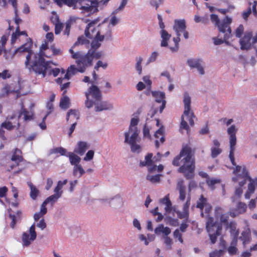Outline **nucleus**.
I'll return each instance as SVG.
<instances>
[{"label": "nucleus", "instance_id": "1", "mask_svg": "<svg viewBox=\"0 0 257 257\" xmlns=\"http://www.w3.org/2000/svg\"><path fill=\"white\" fill-rule=\"evenodd\" d=\"M33 42L30 38L27 39V42L18 48L15 53L27 52L25 65L26 68L30 72H34L36 75H42L43 78L46 77L45 71L49 68L50 61L44 58V51L48 48L47 42L43 43L38 53H35L32 50Z\"/></svg>", "mask_w": 257, "mask_h": 257}, {"label": "nucleus", "instance_id": "2", "mask_svg": "<svg viewBox=\"0 0 257 257\" xmlns=\"http://www.w3.org/2000/svg\"><path fill=\"white\" fill-rule=\"evenodd\" d=\"M175 166H179V173L183 174L187 180L192 179L195 176V159L192 149L186 145L182 147L179 155L172 161Z\"/></svg>", "mask_w": 257, "mask_h": 257}, {"label": "nucleus", "instance_id": "3", "mask_svg": "<svg viewBox=\"0 0 257 257\" xmlns=\"http://www.w3.org/2000/svg\"><path fill=\"white\" fill-rule=\"evenodd\" d=\"M99 21L98 19L90 21L87 25L84 34L86 37L92 39L91 46L93 49H97L105 37L110 36L111 31L107 26L97 24Z\"/></svg>", "mask_w": 257, "mask_h": 257}, {"label": "nucleus", "instance_id": "4", "mask_svg": "<svg viewBox=\"0 0 257 257\" xmlns=\"http://www.w3.org/2000/svg\"><path fill=\"white\" fill-rule=\"evenodd\" d=\"M237 131V129L236 128L234 125H231L230 127L227 128V132L229 137V145H230V151L229 154V158L231 161V163L233 166H235V168L233 171V173L237 175L236 178H233V180L234 181H241L242 180V178H238L239 175L242 174V172L241 174H238L240 172L241 167L238 165H236L235 159L234 156V152L235 149V145L236 144V134Z\"/></svg>", "mask_w": 257, "mask_h": 257}, {"label": "nucleus", "instance_id": "5", "mask_svg": "<svg viewBox=\"0 0 257 257\" xmlns=\"http://www.w3.org/2000/svg\"><path fill=\"white\" fill-rule=\"evenodd\" d=\"M183 102L184 110L181 116L180 130L181 131L182 130H185L186 131L187 134L189 135L190 128L187 121L185 120L184 117H186V119L189 121L190 125L193 126L194 125L193 119L195 117V116L193 112L191 110V98L187 93L184 94Z\"/></svg>", "mask_w": 257, "mask_h": 257}, {"label": "nucleus", "instance_id": "6", "mask_svg": "<svg viewBox=\"0 0 257 257\" xmlns=\"http://www.w3.org/2000/svg\"><path fill=\"white\" fill-rule=\"evenodd\" d=\"M210 19L213 24L218 29L219 36L221 34H224V38L225 40L229 39L232 36L231 29L230 26L232 23V19L226 16L222 21H220L217 15L211 14Z\"/></svg>", "mask_w": 257, "mask_h": 257}, {"label": "nucleus", "instance_id": "7", "mask_svg": "<svg viewBox=\"0 0 257 257\" xmlns=\"http://www.w3.org/2000/svg\"><path fill=\"white\" fill-rule=\"evenodd\" d=\"M206 228L209 233L210 239L212 243H214L217 236L221 234L222 224L221 223L214 221L212 217L208 216L206 222Z\"/></svg>", "mask_w": 257, "mask_h": 257}, {"label": "nucleus", "instance_id": "8", "mask_svg": "<svg viewBox=\"0 0 257 257\" xmlns=\"http://www.w3.org/2000/svg\"><path fill=\"white\" fill-rule=\"evenodd\" d=\"M98 3L96 0H76V7L83 13L93 14L98 12Z\"/></svg>", "mask_w": 257, "mask_h": 257}, {"label": "nucleus", "instance_id": "9", "mask_svg": "<svg viewBox=\"0 0 257 257\" xmlns=\"http://www.w3.org/2000/svg\"><path fill=\"white\" fill-rule=\"evenodd\" d=\"M85 96L86 100L85 104L86 107L88 108L92 107L94 102H99L101 99L100 91L96 85L91 86L88 92H85Z\"/></svg>", "mask_w": 257, "mask_h": 257}, {"label": "nucleus", "instance_id": "10", "mask_svg": "<svg viewBox=\"0 0 257 257\" xmlns=\"http://www.w3.org/2000/svg\"><path fill=\"white\" fill-rule=\"evenodd\" d=\"M92 57L90 53L87 52L84 54L81 52L76 60L77 66L79 68V72H84L87 67L92 65Z\"/></svg>", "mask_w": 257, "mask_h": 257}, {"label": "nucleus", "instance_id": "11", "mask_svg": "<svg viewBox=\"0 0 257 257\" xmlns=\"http://www.w3.org/2000/svg\"><path fill=\"white\" fill-rule=\"evenodd\" d=\"M124 136V142L130 145L131 151L133 152L139 153L141 151V147L136 144L139 141V135H129L128 133H125Z\"/></svg>", "mask_w": 257, "mask_h": 257}, {"label": "nucleus", "instance_id": "12", "mask_svg": "<svg viewBox=\"0 0 257 257\" xmlns=\"http://www.w3.org/2000/svg\"><path fill=\"white\" fill-rule=\"evenodd\" d=\"M22 117L24 121L26 122L32 121L35 118V114L33 110H28L25 107L23 103L21 104V109L18 116V119H20Z\"/></svg>", "mask_w": 257, "mask_h": 257}, {"label": "nucleus", "instance_id": "13", "mask_svg": "<svg viewBox=\"0 0 257 257\" xmlns=\"http://www.w3.org/2000/svg\"><path fill=\"white\" fill-rule=\"evenodd\" d=\"M30 233L31 237L29 238V235L26 233L24 232L22 235V240L23 245L25 246H28L31 243V240H34L37 236L36 232L35 231V225L33 224L30 228Z\"/></svg>", "mask_w": 257, "mask_h": 257}, {"label": "nucleus", "instance_id": "14", "mask_svg": "<svg viewBox=\"0 0 257 257\" xmlns=\"http://www.w3.org/2000/svg\"><path fill=\"white\" fill-rule=\"evenodd\" d=\"M241 177L242 178V180L239 182V185L241 187L243 186L246 183L247 180H249L250 181L249 183H252L254 187L255 186L257 187V178L254 179H251L248 175L247 170L244 166L242 168V174L238 176V178Z\"/></svg>", "mask_w": 257, "mask_h": 257}, {"label": "nucleus", "instance_id": "15", "mask_svg": "<svg viewBox=\"0 0 257 257\" xmlns=\"http://www.w3.org/2000/svg\"><path fill=\"white\" fill-rule=\"evenodd\" d=\"M78 72H79V68H78V67L77 68L75 65H72L67 68L66 73L65 74L64 77L63 78H58L56 79V81L58 84H61L62 83V81L64 79H70L72 76L76 74Z\"/></svg>", "mask_w": 257, "mask_h": 257}, {"label": "nucleus", "instance_id": "16", "mask_svg": "<svg viewBox=\"0 0 257 257\" xmlns=\"http://www.w3.org/2000/svg\"><path fill=\"white\" fill-rule=\"evenodd\" d=\"M252 36V32H246L243 38L240 39L239 43L241 50H248L251 47L250 40Z\"/></svg>", "mask_w": 257, "mask_h": 257}, {"label": "nucleus", "instance_id": "17", "mask_svg": "<svg viewBox=\"0 0 257 257\" xmlns=\"http://www.w3.org/2000/svg\"><path fill=\"white\" fill-rule=\"evenodd\" d=\"M153 154L149 153L148 154L145 158L144 161L140 162V165L141 167L147 166L148 167V171L150 173H152L155 171L157 169V166L156 165H153V160L152 159L153 158Z\"/></svg>", "mask_w": 257, "mask_h": 257}, {"label": "nucleus", "instance_id": "18", "mask_svg": "<svg viewBox=\"0 0 257 257\" xmlns=\"http://www.w3.org/2000/svg\"><path fill=\"white\" fill-rule=\"evenodd\" d=\"M214 215L216 218H219L220 223L221 224L223 223L226 225L229 223L228 221L229 215L227 213H224L223 209L221 207H217L215 208Z\"/></svg>", "mask_w": 257, "mask_h": 257}, {"label": "nucleus", "instance_id": "19", "mask_svg": "<svg viewBox=\"0 0 257 257\" xmlns=\"http://www.w3.org/2000/svg\"><path fill=\"white\" fill-rule=\"evenodd\" d=\"M152 95L155 97L156 102L162 103L160 106L159 111L162 113L166 106V101L165 100V94L163 92L153 91Z\"/></svg>", "mask_w": 257, "mask_h": 257}, {"label": "nucleus", "instance_id": "20", "mask_svg": "<svg viewBox=\"0 0 257 257\" xmlns=\"http://www.w3.org/2000/svg\"><path fill=\"white\" fill-rule=\"evenodd\" d=\"M226 228L230 229V233L233 236L232 240V244L235 245L237 242V236L239 234L238 230L236 229V223L234 221H232L226 225Z\"/></svg>", "mask_w": 257, "mask_h": 257}, {"label": "nucleus", "instance_id": "21", "mask_svg": "<svg viewBox=\"0 0 257 257\" xmlns=\"http://www.w3.org/2000/svg\"><path fill=\"white\" fill-rule=\"evenodd\" d=\"M246 210V205L245 203L239 202L236 208L229 211V215L232 217H235L239 214L244 213Z\"/></svg>", "mask_w": 257, "mask_h": 257}, {"label": "nucleus", "instance_id": "22", "mask_svg": "<svg viewBox=\"0 0 257 257\" xmlns=\"http://www.w3.org/2000/svg\"><path fill=\"white\" fill-rule=\"evenodd\" d=\"M186 28V22L184 20H175L173 29L175 31L177 36H180V33L184 31Z\"/></svg>", "mask_w": 257, "mask_h": 257}, {"label": "nucleus", "instance_id": "23", "mask_svg": "<svg viewBox=\"0 0 257 257\" xmlns=\"http://www.w3.org/2000/svg\"><path fill=\"white\" fill-rule=\"evenodd\" d=\"M200 59H190L187 60V64L191 68H196L200 74H204L203 67L201 65Z\"/></svg>", "mask_w": 257, "mask_h": 257}, {"label": "nucleus", "instance_id": "24", "mask_svg": "<svg viewBox=\"0 0 257 257\" xmlns=\"http://www.w3.org/2000/svg\"><path fill=\"white\" fill-rule=\"evenodd\" d=\"M13 154L11 157V160L15 162L18 166L19 164L23 161L24 158L22 156V152L21 150L18 148L15 149L13 151Z\"/></svg>", "mask_w": 257, "mask_h": 257}, {"label": "nucleus", "instance_id": "25", "mask_svg": "<svg viewBox=\"0 0 257 257\" xmlns=\"http://www.w3.org/2000/svg\"><path fill=\"white\" fill-rule=\"evenodd\" d=\"M160 203L165 205V211L166 214L170 213L172 210V204L170 199L169 194L166 195L164 198L160 200Z\"/></svg>", "mask_w": 257, "mask_h": 257}, {"label": "nucleus", "instance_id": "26", "mask_svg": "<svg viewBox=\"0 0 257 257\" xmlns=\"http://www.w3.org/2000/svg\"><path fill=\"white\" fill-rule=\"evenodd\" d=\"M138 121L139 120L138 118L134 117L132 118L131 119L128 131L125 133H128L129 135H139V131L137 127Z\"/></svg>", "mask_w": 257, "mask_h": 257}, {"label": "nucleus", "instance_id": "27", "mask_svg": "<svg viewBox=\"0 0 257 257\" xmlns=\"http://www.w3.org/2000/svg\"><path fill=\"white\" fill-rule=\"evenodd\" d=\"M79 112L76 109H70L66 115V120L68 122L70 120V122H73L74 121L77 120L79 118Z\"/></svg>", "mask_w": 257, "mask_h": 257}, {"label": "nucleus", "instance_id": "28", "mask_svg": "<svg viewBox=\"0 0 257 257\" xmlns=\"http://www.w3.org/2000/svg\"><path fill=\"white\" fill-rule=\"evenodd\" d=\"M177 189L179 192V199L181 201H184L186 198V187L184 184V181L183 180L178 182Z\"/></svg>", "mask_w": 257, "mask_h": 257}, {"label": "nucleus", "instance_id": "29", "mask_svg": "<svg viewBox=\"0 0 257 257\" xmlns=\"http://www.w3.org/2000/svg\"><path fill=\"white\" fill-rule=\"evenodd\" d=\"M207 202V198H205L203 195H201L200 196L198 200L197 201L196 203V207L199 208L200 211V215L202 217H204V213L203 212V210L204 209V206H205L207 204H208Z\"/></svg>", "mask_w": 257, "mask_h": 257}, {"label": "nucleus", "instance_id": "30", "mask_svg": "<svg viewBox=\"0 0 257 257\" xmlns=\"http://www.w3.org/2000/svg\"><path fill=\"white\" fill-rule=\"evenodd\" d=\"M93 105H95V110L96 111H100L104 110H107L112 108L111 104L106 102H94Z\"/></svg>", "mask_w": 257, "mask_h": 257}, {"label": "nucleus", "instance_id": "31", "mask_svg": "<svg viewBox=\"0 0 257 257\" xmlns=\"http://www.w3.org/2000/svg\"><path fill=\"white\" fill-rule=\"evenodd\" d=\"M66 156L69 158L71 165H73L74 166L79 165L81 158L75 153L69 152Z\"/></svg>", "mask_w": 257, "mask_h": 257}, {"label": "nucleus", "instance_id": "32", "mask_svg": "<svg viewBox=\"0 0 257 257\" xmlns=\"http://www.w3.org/2000/svg\"><path fill=\"white\" fill-rule=\"evenodd\" d=\"M88 149L87 144L84 142H79L77 144V147L74 149V152L81 156L83 155Z\"/></svg>", "mask_w": 257, "mask_h": 257}, {"label": "nucleus", "instance_id": "33", "mask_svg": "<svg viewBox=\"0 0 257 257\" xmlns=\"http://www.w3.org/2000/svg\"><path fill=\"white\" fill-rule=\"evenodd\" d=\"M1 127L6 128L9 131L13 130L14 128L16 127L17 130L20 128V124L19 120H17L16 125L13 124V123L10 120H6L1 124Z\"/></svg>", "mask_w": 257, "mask_h": 257}, {"label": "nucleus", "instance_id": "34", "mask_svg": "<svg viewBox=\"0 0 257 257\" xmlns=\"http://www.w3.org/2000/svg\"><path fill=\"white\" fill-rule=\"evenodd\" d=\"M161 37L162 39L161 42V47H167L168 45V41L171 36L166 30H161L160 32Z\"/></svg>", "mask_w": 257, "mask_h": 257}, {"label": "nucleus", "instance_id": "35", "mask_svg": "<svg viewBox=\"0 0 257 257\" xmlns=\"http://www.w3.org/2000/svg\"><path fill=\"white\" fill-rule=\"evenodd\" d=\"M239 239L242 241V243L244 245L248 243L251 239L250 231L249 230L243 231Z\"/></svg>", "mask_w": 257, "mask_h": 257}, {"label": "nucleus", "instance_id": "36", "mask_svg": "<svg viewBox=\"0 0 257 257\" xmlns=\"http://www.w3.org/2000/svg\"><path fill=\"white\" fill-rule=\"evenodd\" d=\"M53 64L51 61L49 64V68L45 71L46 76L48 74V75H53L54 77H57L60 73V69L58 68H52L51 65Z\"/></svg>", "mask_w": 257, "mask_h": 257}, {"label": "nucleus", "instance_id": "37", "mask_svg": "<svg viewBox=\"0 0 257 257\" xmlns=\"http://www.w3.org/2000/svg\"><path fill=\"white\" fill-rule=\"evenodd\" d=\"M21 35H25L28 37L27 32L25 31H20L19 26H17L15 32L13 33L12 35V42L13 43L15 42L17 38Z\"/></svg>", "mask_w": 257, "mask_h": 257}, {"label": "nucleus", "instance_id": "38", "mask_svg": "<svg viewBox=\"0 0 257 257\" xmlns=\"http://www.w3.org/2000/svg\"><path fill=\"white\" fill-rule=\"evenodd\" d=\"M155 232L156 234L162 232L166 235V236H168V235L170 234L171 230L168 227H164L163 224H160L158 227L155 228Z\"/></svg>", "mask_w": 257, "mask_h": 257}, {"label": "nucleus", "instance_id": "39", "mask_svg": "<svg viewBox=\"0 0 257 257\" xmlns=\"http://www.w3.org/2000/svg\"><path fill=\"white\" fill-rule=\"evenodd\" d=\"M70 105V99L69 98L64 95L63 97H62L60 101V107L63 109H67L69 107Z\"/></svg>", "mask_w": 257, "mask_h": 257}, {"label": "nucleus", "instance_id": "40", "mask_svg": "<svg viewBox=\"0 0 257 257\" xmlns=\"http://www.w3.org/2000/svg\"><path fill=\"white\" fill-rule=\"evenodd\" d=\"M15 11V22L17 25V26H19V24L22 22V20L19 17L18 14V9H17V0H13V2L11 3Z\"/></svg>", "mask_w": 257, "mask_h": 257}, {"label": "nucleus", "instance_id": "41", "mask_svg": "<svg viewBox=\"0 0 257 257\" xmlns=\"http://www.w3.org/2000/svg\"><path fill=\"white\" fill-rule=\"evenodd\" d=\"M61 194H54L50 196L48 198H47L44 202L47 204L49 203H51L52 205H53L55 202H56L57 200L60 198Z\"/></svg>", "mask_w": 257, "mask_h": 257}, {"label": "nucleus", "instance_id": "42", "mask_svg": "<svg viewBox=\"0 0 257 257\" xmlns=\"http://www.w3.org/2000/svg\"><path fill=\"white\" fill-rule=\"evenodd\" d=\"M29 186L31 189L30 197L32 199L35 200L38 195L39 191L32 183H30Z\"/></svg>", "mask_w": 257, "mask_h": 257}, {"label": "nucleus", "instance_id": "43", "mask_svg": "<svg viewBox=\"0 0 257 257\" xmlns=\"http://www.w3.org/2000/svg\"><path fill=\"white\" fill-rule=\"evenodd\" d=\"M67 183V180L65 179L63 181H59L57 183L56 187L54 189V192L55 194H61V196L62 194V191L61 190L63 186L66 184Z\"/></svg>", "mask_w": 257, "mask_h": 257}, {"label": "nucleus", "instance_id": "44", "mask_svg": "<svg viewBox=\"0 0 257 257\" xmlns=\"http://www.w3.org/2000/svg\"><path fill=\"white\" fill-rule=\"evenodd\" d=\"M60 154L61 156L67 155L66 154V150L63 147L54 148L50 150V154Z\"/></svg>", "mask_w": 257, "mask_h": 257}, {"label": "nucleus", "instance_id": "45", "mask_svg": "<svg viewBox=\"0 0 257 257\" xmlns=\"http://www.w3.org/2000/svg\"><path fill=\"white\" fill-rule=\"evenodd\" d=\"M85 173L84 170L83 169L81 165H78L76 166H74L73 168V175L74 176H77L79 173V177H80L82 175Z\"/></svg>", "mask_w": 257, "mask_h": 257}, {"label": "nucleus", "instance_id": "46", "mask_svg": "<svg viewBox=\"0 0 257 257\" xmlns=\"http://www.w3.org/2000/svg\"><path fill=\"white\" fill-rule=\"evenodd\" d=\"M155 137L157 139L160 137V142L161 143H163L164 142L165 137L164 136V128L163 126L161 127L155 132Z\"/></svg>", "mask_w": 257, "mask_h": 257}, {"label": "nucleus", "instance_id": "47", "mask_svg": "<svg viewBox=\"0 0 257 257\" xmlns=\"http://www.w3.org/2000/svg\"><path fill=\"white\" fill-rule=\"evenodd\" d=\"M255 188L252 183H249L247 191L244 194L245 199H249L251 194L254 192Z\"/></svg>", "mask_w": 257, "mask_h": 257}, {"label": "nucleus", "instance_id": "48", "mask_svg": "<svg viewBox=\"0 0 257 257\" xmlns=\"http://www.w3.org/2000/svg\"><path fill=\"white\" fill-rule=\"evenodd\" d=\"M222 35H223V39L221 38H213V43L215 45H219L223 43H225L226 44L228 45L229 42L227 41L228 39L225 40L224 38V34H221L220 36L218 35L219 37H222Z\"/></svg>", "mask_w": 257, "mask_h": 257}, {"label": "nucleus", "instance_id": "49", "mask_svg": "<svg viewBox=\"0 0 257 257\" xmlns=\"http://www.w3.org/2000/svg\"><path fill=\"white\" fill-rule=\"evenodd\" d=\"M97 49H93L92 47L88 51L90 53V55L92 57V60L94 58L98 59L101 57L102 53L101 52H96Z\"/></svg>", "mask_w": 257, "mask_h": 257}, {"label": "nucleus", "instance_id": "50", "mask_svg": "<svg viewBox=\"0 0 257 257\" xmlns=\"http://www.w3.org/2000/svg\"><path fill=\"white\" fill-rule=\"evenodd\" d=\"M160 175L157 174L155 175H147L146 178L153 183L159 182L160 181Z\"/></svg>", "mask_w": 257, "mask_h": 257}, {"label": "nucleus", "instance_id": "51", "mask_svg": "<svg viewBox=\"0 0 257 257\" xmlns=\"http://www.w3.org/2000/svg\"><path fill=\"white\" fill-rule=\"evenodd\" d=\"M220 182V180L217 179H210V178H208V179L206 180V183L211 188H214V186L215 184L219 183Z\"/></svg>", "mask_w": 257, "mask_h": 257}, {"label": "nucleus", "instance_id": "52", "mask_svg": "<svg viewBox=\"0 0 257 257\" xmlns=\"http://www.w3.org/2000/svg\"><path fill=\"white\" fill-rule=\"evenodd\" d=\"M211 157L213 158H215L221 153L222 150L221 149L218 147H212L211 148Z\"/></svg>", "mask_w": 257, "mask_h": 257}, {"label": "nucleus", "instance_id": "53", "mask_svg": "<svg viewBox=\"0 0 257 257\" xmlns=\"http://www.w3.org/2000/svg\"><path fill=\"white\" fill-rule=\"evenodd\" d=\"M180 36H177V37L176 38H173V41L175 43V47H170V50L172 52H176V51H178V50L179 43L180 41Z\"/></svg>", "mask_w": 257, "mask_h": 257}, {"label": "nucleus", "instance_id": "54", "mask_svg": "<svg viewBox=\"0 0 257 257\" xmlns=\"http://www.w3.org/2000/svg\"><path fill=\"white\" fill-rule=\"evenodd\" d=\"M62 7L63 5L69 7H76V0H63L62 2Z\"/></svg>", "mask_w": 257, "mask_h": 257}, {"label": "nucleus", "instance_id": "55", "mask_svg": "<svg viewBox=\"0 0 257 257\" xmlns=\"http://www.w3.org/2000/svg\"><path fill=\"white\" fill-rule=\"evenodd\" d=\"M224 250L222 249L215 250L209 253V257H220L224 253Z\"/></svg>", "mask_w": 257, "mask_h": 257}, {"label": "nucleus", "instance_id": "56", "mask_svg": "<svg viewBox=\"0 0 257 257\" xmlns=\"http://www.w3.org/2000/svg\"><path fill=\"white\" fill-rule=\"evenodd\" d=\"M244 27L242 25H240L235 30V36L237 38H240L243 33Z\"/></svg>", "mask_w": 257, "mask_h": 257}, {"label": "nucleus", "instance_id": "57", "mask_svg": "<svg viewBox=\"0 0 257 257\" xmlns=\"http://www.w3.org/2000/svg\"><path fill=\"white\" fill-rule=\"evenodd\" d=\"M173 235L174 238H178V240L182 243L183 242V239L182 238V235L178 229H176L173 232Z\"/></svg>", "mask_w": 257, "mask_h": 257}, {"label": "nucleus", "instance_id": "58", "mask_svg": "<svg viewBox=\"0 0 257 257\" xmlns=\"http://www.w3.org/2000/svg\"><path fill=\"white\" fill-rule=\"evenodd\" d=\"M237 243L234 244H232V242L231 243V245L228 247L227 250L229 254L234 255L235 254L237 251V248L235 246Z\"/></svg>", "mask_w": 257, "mask_h": 257}, {"label": "nucleus", "instance_id": "59", "mask_svg": "<svg viewBox=\"0 0 257 257\" xmlns=\"http://www.w3.org/2000/svg\"><path fill=\"white\" fill-rule=\"evenodd\" d=\"M142 61L143 58L141 57H140L137 60V62L136 65V68L139 74H141L142 73V68L141 66V63Z\"/></svg>", "mask_w": 257, "mask_h": 257}, {"label": "nucleus", "instance_id": "60", "mask_svg": "<svg viewBox=\"0 0 257 257\" xmlns=\"http://www.w3.org/2000/svg\"><path fill=\"white\" fill-rule=\"evenodd\" d=\"M63 28V24L61 23L58 22L55 26V33L58 35L60 33Z\"/></svg>", "mask_w": 257, "mask_h": 257}, {"label": "nucleus", "instance_id": "61", "mask_svg": "<svg viewBox=\"0 0 257 257\" xmlns=\"http://www.w3.org/2000/svg\"><path fill=\"white\" fill-rule=\"evenodd\" d=\"M94 152L92 150H89L87 152L86 154L85 157L84 158L83 160L85 161L91 160L93 159L94 156Z\"/></svg>", "mask_w": 257, "mask_h": 257}, {"label": "nucleus", "instance_id": "62", "mask_svg": "<svg viewBox=\"0 0 257 257\" xmlns=\"http://www.w3.org/2000/svg\"><path fill=\"white\" fill-rule=\"evenodd\" d=\"M50 49L52 51V55L54 56L60 55L62 54V51L61 49L56 48L54 46H51Z\"/></svg>", "mask_w": 257, "mask_h": 257}, {"label": "nucleus", "instance_id": "63", "mask_svg": "<svg viewBox=\"0 0 257 257\" xmlns=\"http://www.w3.org/2000/svg\"><path fill=\"white\" fill-rule=\"evenodd\" d=\"M107 63H103L101 61L99 60L97 61L96 65L95 66L94 69L97 71L99 67H102L103 69H105L107 67Z\"/></svg>", "mask_w": 257, "mask_h": 257}, {"label": "nucleus", "instance_id": "64", "mask_svg": "<svg viewBox=\"0 0 257 257\" xmlns=\"http://www.w3.org/2000/svg\"><path fill=\"white\" fill-rule=\"evenodd\" d=\"M11 77V75L9 73L7 70H4L2 73H0V78L3 79H6Z\"/></svg>", "mask_w": 257, "mask_h": 257}]
</instances>
